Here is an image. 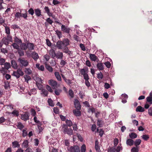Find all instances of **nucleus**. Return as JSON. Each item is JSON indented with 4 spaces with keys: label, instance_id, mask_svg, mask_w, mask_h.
<instances>
[{
    "label": "nucleus",
    "instance_id": "62",
    "mask_svg": "<svg viewBox=\"0 0 152 152\" xmlns=\"http://www.w3.org/2000/svg\"><path fill=\"white\" fill-rule=\"evenodd\" d=\"M31 113L32 116H36V113L34 109H31Z\"/></svg>",
    "mask_w": 152,
    "mask_h": 152
},
{
    "label": "nucleus",
    "instance_id": "17",
    "mask_svg": "<svg viewBox=\"0 0 152 152\" xmlns=\"http://www.w3.org/2000/svg\"><path fill=\"white\" fill-rule=\"evenodd\" d=\"M12 147L13 148H19L20 147V145L19 144V142L17 141H15L12 142Z\"/></svg>",
    "mask_w": 152,
    "mask_h": 152
},
{
    "label": "nucleus",
    "instance_id": "60",
    "mask_svg": "<svg viewBox=\"0 0 152 152\" xmlns=\"http://www.w3.org/2000/svg\"><path fill=\"white\" fill-rule=\"evenodd\" d=\"M5 33L7 34H10V28L8 27H6V28H5Z\"/></svg>",
    "mask_w": 152,
    "mask_h": 152
},
{
    "label": "nucleus",
    "instance_id": "55",
    "mask_svg": "<svg viewBox=\"0 0 152 152\" xmlns=\"http://www.w3.org/2000/svg\"><path fill=\"white\" fill-rule=\"evenodd\" d=\"M12 46L14 49H16L18 50L19 49V46L16 43H13Z\"/></svg>",
    "mask_w": 152,
    "mask_h": 152
},
{
    "label": "nucleus",
    "instance_id": "5",
    "mask_svg": "<svg viewBox=\"0 0 152 152\" xmlns=\"http://www.w3.org/2000/svg\"><path fill=\"white\" fill-rule=\"evenodd\" d=\"M68 150L69 152H80V149L77 145L71 146L68 148Z\"/></svg>",
    "mask_w": 152,
    "mask_h": 152
},
{
    "label": "nucleus",
    "instance_id": "12",
    "mask_svg": "<svg viewBox=\"0 0 152 152\" xmlns=\"http://www.w3.org/2000/svg\"><path fill=\"white\" fill-rule=\"evenodd\" d=\"M63 46V44L62 41L59 40L57 42L56 47L58 49H61Z\"/></svg>",
    "mask_w": 152,
    "mask_h": 152
},
{
    "label": "nucleus",
    "instance_id": "14",
    "mask_svg": "<svg viewBox=\"0 0 152 152\" xmlns=\"http://www.w3.org/2000/svg\"><path fill=\"white\" fill-rule=\"evenodd\" d=\"M27 48L30 50H32L34 49V44L32 43L28 42L27 43Z\"/></svg>",
    "mask_w": 152,
    "mask_h": 152
},
{
    "label": "nucleus",
    "instance_id": "52",
    "mask_svg": "<svg viewBox=\"0 0 152 152\" xmlns=\"http://www.w3.org/2000/svg\"><path fill=\"white\" fill-rule=\"evenodd\" d=\"M97 124L99 127H102L103 125V121L101 120H99L97 122Z\"/></svg>",
    "mask_w": 152,
    "mask_h": 152
},
{
    "label": "nucleus",
    "instance_id": "43",
    "mask_svg": "<svg viewBox=\"0 0 152 152\" xmlns=\"http://www.w3.org/2000/svg\"><path fill=\"white\" fill-rule=\"evenodd\" d=\"M4 83V88L6 89H8L10 87V83L8 81H5Z\"/></svg>",
    "mask_w": 152,
    "mask_h": 152
},
{
    "label": "nucleus",
    "instance_id": "53",
    "mask_svg": "<svg viewBox=\"0 0 152 152\" xmlns=\"http://www.w3.org/2000/svg\"><path fill=\"white\" fill-rule=\"evenodd\" d=\"M62 49L64 52L65 53H67L69 52V50L67 46H63Z\"/></svg>",
    "mask_w": 152,
    "mask_h": 152
},
{
    "label": "nucleus",
    "instance_id": "26",
    "mask_svg": "<svg viewBox=\"0 0 152 152\" xmlns=\"http://www.w3.org/2000/svg\"><path fill=\"white\" fill-rule=\"evenodd\" d=\"M99 142L98 140H96L95 141V148L96 151L98 152L100 151V149L99 146Z\"/></svg>",
    "mask_w": 152,
    "mask_h": 152
},
{
    "label": "nucleus",
    "instance_id": "61",
    "mask_svg": "<svg viewBox=\"0 0 152 152\" xmlns=\"http://www.w3.org/2000/svg\"><path fill=\"white\" fill-rule=\"evenodd\" d=\"M97 77L99 79H102L103 78V75L101 72L98 74Z\"/></svg>",
    "mask_w": 152,
    "mask_h": 152
},
{
    "label": "nucleus",
    "instance_id": "45",
    "mask_svg": "<svg viewBox=\"0 0 152 152\" xmlns=\"http://www.w3.org/2000/svg\"><path fill=\"white\" fill-rule=\"evenodd\" d=\"M131 152H138L139 147L138 146H136L132 148L131 150Z\"/></svg>",
    "mask_w": 152,
    "mask_h": 152
},
{
    "label": "nucleus",
    "instance_id": "31",
    "mask_svg": "<svg viewBox=\"0 0 152 152\" xmlns=\"http://www.w3.org/2000/svg\"><path fill=\"white\" fill-rule=\"evenodd\" d=\"M20 45V47L21 49L26 50L27 49V44L25 43H21Z\"/></svg>",
    "mask_w": 152,
    "mask_h": 152
},
{
    "label": "nucleus",
    "instance_id": "47",
    "mask_svg": "<svg viewBox=\"0 0 152 152\" xmlns=\"http://www.w3.org/2000/svg\"><path fill=\"white\" fill-rule=\"evenodd\" d=\"M25 72L28 75L31 74L32 73V71L29 68H26L25 70Z\"/></svg>",
    "mask_w": 152,
    "mask_h": 152
},
{
    "label": "nucleus",
    "instance_id": "57",
    "mask_svg": "<svg viewBox=\"0 0 152 152\" xmlns=\"http://www.w3.org/2000/svg\"><path fill=\"white\" fill-rule=\"evenodd\" d=\"M73 38L77 42L80 41V37L76 35H74L73 36Z\"/></svg>",
    "mask_w": 152,
    "mask_h": 152
},
{
    "label": "nucleus",
    "instance_id": "13",
    "mask_svg": "<svg viewBox=\"0 0 152 152\" xmlns=\"http://www.w3.org/2000/svg\"><path fill=\"white\" fill-rule=\"evenodd\" d=\"M4 65V68H2V70H1V72L2 71H4V69L8 70L11 67V65L9 63L5 62Z\"/></svg>",
    "mask_w": 152,
    "mask_h": 152
},
{
    "label": "nucleus",
    "instance_id": "42",
    "mask_svg": "<svg viewBox=\"0 0 152 152\" xmlns=\"http://www.w3.org/2000/svg\"><path fill=\"white\" fill-rule=\"evenodd\" d=\"M42 92L41 94H43V96H48V92L47 90L45 89H43L42 90Z\"/></svg>",
    "mask_w": 152,
    "mask_h": 152
},
{
    "label": "nucleus",
    "instance_id": "46",
    "mask_svg": "<svg viewBox=\"0 0 152 152\" xmlns=\"http://www.w3.org/2000/svg\"><path fill=\"white\" fill-rule=\"evenodd\" d=\"M86 151V146L85 144H83L81 147L80 151L81 152H85Z\"/></svg>",
    "mask_w": 152,
    "mask_h": 152
},
{
    "label": "nucleus",
    "instance_id": "33",
    "mask_svg": "<svg viewBox=\"0 0 152 152\" xmlns=\"http://www.w3.org/2000/svg\"><path fill=\"white\" fill-rule=\"evenodd\" d=\"M27 129L24 128L22 130V135L23 137H25L28 135V132L27 131Z\"/></svg>",
    "mask_w": 152,
    "mask_h": 152
},
{
    "label": "nucleus",
    "instance_id": "16",
    "mask_svg": "<svg viewBox=\"0 0 152 152\" xmlns=\"http://www.w3.org/2000/svg\"><path fill=\"white\" fill-rule=\"evenodd\" d=\"M18 129L20 130L23 129L25 126L20 122H18L16 125Z\"/></svg>",
    "mask_w": 152,
    "mask_h": 152
},
{
    "label": "nucleus",
    "instance_id": "38",
    "mask_svg": "<svg viewBox=\"0 0 152 152\" xmlns=\"http://www.w3.org/2000/svg\"><path fill=\"white\" fill-rule=\"evenodd\" d=\"M45 67L46 69L50 72H52L53 70V68L51 67L50 65L46 64L45 65Z\"/></svg>",
    "mask_w": 152,
    "mask_h": 152
},
{
    "label": "nucleus",
    "instance_id": "3",
    "mask_svg": "<svg viewBox=\"0 0 152 152\" xmlns=\"http://www.w3.org/2000/svg\"><path fill=\"white\" fill-rule=\"evenodd\" d=\"M18 61L22 66L26 67L28 65V62L27 60L25 59L24 58H19Z\"/></svg>",
    "mask_w": 152,
    "mask_h": 152
},
{
    "label": "nucleus",
    "instance_id": "7",
    "mask_svg": "<svg viewBox=\"0 0 152 152\" xmlns=\"http://www.w3.org/2000/svg\"><path fill=\"white\" fill-rule=\"evenodd\" d=\"M49 84L52 86L53 89H56L57 88L58 83L57 82L54 80H49Z\"/></svg>",
    "mask_w": 152,
    "mask_h": 152
},
{
    "label": "nucleus",
    "instance_id": "19",
    "mask_svg": "<svg viewBox=\"0 0 152 152\" xmlns=\"http://www.w3.org/2000/svg\"><path fill=\"white\" fill-rule=\"evenodd\" d=\"M96 66L99 70H102L104 69V66L103 64L101 62H99L96 64Z\"/></svg>",
    "mask_w": 152,
    "mask_h": 152
},
{
    "label": "nucleus",
    "instance_id": "23",
    "mask_svg": "<svg viewBox=\"0 0 152 152\" xmlns=\"http://www.w3.org/2000/svg\"><path fill=\"white\" fill-rule=\"evenodd\" d=\"M1 42L3 44L7 45L9 44L10 41L8 40V39H7L6 37H4L2 39Z\"/></svg>",
    "mask_w": 152,
    "mask_h": 152
},
{
    "label": "nucleus",
    "instance_id": "28",
    "mask_svg": "<svg viewBox=\"0 0 152 152\" xmlns=\"http://www.w3.org/2000/svg\"><path fill=\"white\" fill-rule=\"evenodd\" d=\"M12 66L14 69H16L18 68L17 64L15 61L12 60L11 61Z\"/></svg>",
    "mask_w": 152,
    "mask_h": 152
},
{
    "label": "nucleus",
    "instance_id": "59",
    "mask_svg": "<svg viewBox=\"0 0 152 152\" xmlns=\"http://www.w3.org/2000/svg\"><path fill=\"white\" fill-rule=\"evenodd\" d=\"M5 59L3 58H0V64L1 65H3L5 63Z\"/></svg>",
    "mask_w": 152,
    "mask_h": 152
},
{
    "label": "nucleus",
    "instance_id": "2",
    "mask_svg": "<svg viewBox=\"0 0 152 152\" xmlns=\"http://www.w3.org/2000/svg\"><path fill=\"white\" fill-rule=\"evenodd\" d=\"M12 75L15 77L17 79L19 78L20 76H23L24 75V73L20 68L18 69L17 71H14Z\"/></svg>",
    "mask_w": 152,
    "mask_h": 152
},
{
    "label": "nucleus",
    "instance_id": "44",
    "mask_svg": "<svg viewBox=\"0 0 152 152\" xmlns=\"http://www.w3.org/2000/svg\"><path fill=\"white\" fill-rule=\"evenodd\" d=\"M66 125L67 126H69V127H71L72 126V121L70 120H68V119H66Z\"/></svg>",
    "mask_w": 152,
    "mask_h": 152
},
{
    "label": "nucleus",
    "instance_id": "32",
    "mask_svg": "<svg viewBox=\"0 0 152 152\" xmlns=\"http://www.w3.org/2000/svg\"><path fill=\"white\" fill-rule=\"evenodd\" d=\"M45 12H46L47 14L50 16H52V14L50 12V9L48 7H45L44 8Z\"/></svg>",
    "mask_w": 152,
    "mask_h": 152
},
{
    "label": "nucleus",
    "instance_id": "40",
    "mask_svg": "<svg viewBox=\"0 0 152 152\" xmlns=\"http://www.w3.org/2000/svg\"><path fill=\"white\" fill-rule=\"evenodd\" d=\"M56 34L57 35L58 37L60 39L62 37V34L61 32L57 30L56 31Z\"/></svg>",
    "mask_w": 152,
    "mask_h": 152
},
{
    "label": "nucleus",
    "instance_id": "15",
    "mask_svg": "<svg viewBox=\"0 0 152 152\" xmlns=\"http://www.w3.org/2000/svg\"><path fill=\"white\" fill-rule=\"evenodd\" d=\"M31 56L34 61H37L39 58L38 53L35 52H33L31 53Z\"/></svg>",
    "mask_w": 152,
    "mask_h": 152
},
{
    "label": "nucleus",
    "instance_id": "37",
    "mask_svg": "<svg viewBox=\"0 0 152 152\" xmlns=\"http://www.w3.org/2000/svg\"><path fill=\"white\" fill-rule=\"evenodd\" d=\"M18 52L20 57L24 55V52L23 50L19 48L18 50Z\"/></svg>",
    "mask_w": 152,
    "mask_h": 152
},
{
    "label": "nucleus",
    "instance_id": "10",
    "mask_svg": "<svg viewBox=\"0 0 152 152\" xmlns=\"http://www.w3.org/2000/svg\"><path fill=\"white\" fill-rule=\"evenodd\" d=\"M128 96L125 94H122L121 95V102L123 103H126L127 102V100L128 98Z\"/></svg>",
    "mask_w": 152,
    "mask_h": 152
},
{
    "label": "nucleus",
    "instance_id": "49",
    "mask_svg": "<svg viewBox=\"0 0 152 152\" xmlns=\"http://www.w3.org/2000/svg\"><path fill=\"white\" fill-rule=\"evenodd\" d=\"M69 95L71 98H73L74 96V94L72 90L71 89H69Z\"/></svg>",
    "mask_w": 152,
    "mask_h": 152
},
{
    "label": "nucleus",
    "instance_id": "18",
    "mask_svg": "<svg viewBox=\"0 0 152 152\" xmlns=\"http://www.w3.org/2000/svg\"><path fill=\"white\" fill-rule=\"evenodd\" d=\"M49 53L53 58L54 59L56 57V53L55 50L53 49H51L50 50Z\"/></svg>",
    "mask_w": 152,
    "mask_h": 152
},
{
    "label": "nucleus",
    "instance_id": "58",
    "mask_svg": "<svg viewBox=\"0 0 152 152\" xmlns=\"http://www.w3.org/2000/svg\"><path fill=\"white\" fill-rule=\"evenodd\" d=\"M104 64L108 68H110L111 67V64L110 62L108 61L105 62L104 63Z\"/></svg>",
    "mask_w": 152,
    "mask_h": 152
},
{
    "label": "nucleus",
    "instance_id": "1",
    "mask_svg": "<svg viewBox=\"0 0 152 152\" xmlns=\"http://www.w3.org/2000/svg\"><path fill=\"white\" fill-rule=\"evenodd\" d=\"M62 128L63 130V132L64 134H67L70 136L73 134V130L71 128H68L66 124H63Z\"/></svg>",
    "mask_w": 152,
    "mask_h": 152
},
{
    "label": "nucleus",
    "instance_id": "51",
    "mask_svg": "<svg viewBox=\"0 0 152 152\" xmlns=\"http://www.w3.org/2000/svg\"><path fill=\"white\" fill-rule=\"evenodd\" d=\"M142 138L145 140H147L149 138L148 135L147 134L143 135L142 136Z\"/></svg>",
    "mask_w": 152,
    "mask_h": 152
},
{
    "label": "nucleus",
    "instance_id": "25",
    "mask_svg": "<svg viewBox=\"0 0 152 152\" xmlns=\"http://www.w3.org/2000/svg\"><path fill=\"white\" fill-rule=\"evenodd\" d=\"M35 13L37 17H39L42 15L41 10L39 9H35Z\"/></svg>",
    "mask_w": 152,
    "mask_h": 152
},
{
    "label": "nucleus",
    "instance_id": "29",
    "mask_svg": "<svg viewBox=\"0 0 152 152\" xmlns=\"http://www.w3.org/2000/svg\"><path fill=\"white\" fill-rule=\"evenodd\" d=\"M55 75L58 80L61 81V78L60 75L59 73L58 72H56L54 73Z\"/></svg>",
    "mask_w": 152,
    "mask_h": 152
},
{
    "label": "nucleus",
    "instance_id": "41",
    "mask_svg": "<svg viewBox=\"0 0 152 152\" xmlns=\"http://www.w3.org/2000/svg\"><path fill=\"white\" fill-rule=\"evenodd\" d=\"M129 136L131 139H133L136 138L137 135L135 133H132L129 134Z\"/></svg>",
    "mask_w": 152,
    "mask_h": 152
},
{
    "label": "nucleus",
    "instance_id": "21",
    "mask_svg": "<svg viewBox=\"0 0 152 152\" xmlns=\"http://www.w3.org/2000/svg\"><path fill=\"white\" fill-rule=\"evenodd\" d=\"M62 41V42L64 46H67L69 45V41L67 38L64 39Z\"/></svg>",
    "mask_w": 152,
    "mask_h": 152
},
{
    "label": "nucleus",
    "instance_id": "35",
    "mask_svg": "<svg viewBox=\"0 0 152 152\" xmlns=\"http://www.w3.org/2000/svg\"><path fill=\"white\" fill-rule=\"evenodd\" d=\"M85 80V83L86 86L88 87H89L90 86V83H89L88 80L89 79V77L84 78Z\"/></svg>",
    "mask_w": 152,
    "mask_h": 152
},
{
    "label": "nucleus",
    "instance_id": "64",
    "mask_svg": "<svg viewBox=\"0 0 152 152\" xmlns=\"http://www.w3.org/2000/svg\"><path fill=\"white\" fill-rule=\"evenodd\" d=\"M28 12L31 15H33L34 13V11L33 8H31L28 10Z\"/></svg>",
    "mask_w": 152,
    "mask_h": 152
},
{
    "label": "nucleus",
    "instance_id": "50",
    "mask_svg": "<svg viewBox=\"0 0 152 152\" xmlns=\"http://www.w3.org/2000/svg\"><path fill=\"white\" fill-rule=\"evenodd\" d=\"M24 77L25 81L27 83H28V81L31 79L30 77L28 75H25Z\"/></svg>",
    "mask_w": 152,
    "mask_h": 152
},
{
    "label": "nucleus",
    "instance_id": "63",
    "mask_svg": "<svg viewBox=\"0 0 152 152\" xmlns=\"http://www.w3.org/2000/svg\"><path fill=\"white\" fill-rule=\"evenodd\" d=\"M66 64V62L64 60L61 59V60L60 62V64L61 66V67H63L64 66H65Z\"/></svg>",
    "mask_w": 152,
    "mask_h": 152
},
{
    "label": "nucleus",
    "instance_id": "39",
    "mask_svg": "<svg viewBox=\"0 0 152 152\" xmlns=\"http://www.w3.org/2000/svg\"><path fill=\"white\" fill-rule=\"evenodd\" d=\"M141 142V140L140 139H136L134 142V144L136 146H138L140 145Z\"/></svg>",
    "mask_w": 152,
    "mask_h": 152
},
{
    "label": "nucleus",
    "instance_id": "54",
    "mask_svg": "<svg viewBox=\"0 0 152 152\" xmlns=\"http://www.w3.org/2000/svg\"><path fill=\"white\" fill-rule=\"evenodd\" d=\"M147 101L149 102L150 104H152V97L148 96L146 98Z\"/></svg>",
    "mask_w": 152,
    "mask_h": 152
},
{
    "label": "nucleus",
    "instance_id": "22",
    "mask_svg": "<svg viewBox=\"0 0 152 152\" xmlns=\"http://www.w3.org/2000/svg\"><path fill=\"white\" fill-rule=\"evenodd\" d=\"M73 112L74 115L76 116H80L81 115V113L80 110L75 109L73 110Z\"/></svg>",
    "mask_w": 152,
    "mask_h": 152
},
{
    "label": "nucleus",
    "instance_id": "9",
    "mask_svg": "<svg viewBox=\"0 0 152 152\" xmlns=\"http://www.w3.org/2000/svg\"><path fill=\"white\" fill-rule=\"evenodd\" d=\"M21 118L24 121H26L29 119V114L27 113H25L24 114L21 115Z\"/></svg>",
    "mask_w": 152,
    "mask_h": 152
},
{
    "label": "nucleus",
    "instance_id": "27",
    "mask_svg": "<svg viewBox=\"0 0 152 152\" xmlns=\"http://www.w3.org/2000/svg\"><path fill=\"white\" fill-rule=\"evenodd\" d=\"M134 141L132 139H129L126 141V144L128 145L132 146L134 144Z\"/></svg>",
    "mask_w": 152,
    "mask_h": 152
},
{
    "label": "nucleus",
    "instance_id": "24",
    "mask_svg": "<svg viewBox=\"0 0 152 152\" xmlns=\"http://www.w3.org/2000/svg\"><path fill=\"white\" fill-rule=\"evenodd\" d=\"M89 57L90 59L92 61H95L98 59L97 57L94 54H90Z\"/></svg>",
    "mask_w": 152,
    "mask_h": 152
},
{
    "label": "nucleus",
    "instance_id": "20",
    "mask_svg": "<svg viewBox=\"0 0 152 152\" xmlns=\"http://www.w3.org/2000/svg\"><path fill=\"white\" fill-rule=\"evenodd\" d=\"M63 54L62 52L58 51V53L56 54V57L57 59H62L63 57Z\"/></svg>",
    "mask_w": 152,
    "mask_h": 152
},
{
    "label": "nucleus",
    "instance_id": "36",
    "mask_svg": "<svg viewBox=\"0 0 152 152\" xmlns=\"http://www.w3.org/2000/svg\"><path fill=\"white\" fill-rule=\"evenodd\" d=\"M14 42L18 44L21 43H22V41L20 39L18 38L16 36L14 37Z\"/></svg>",
    "mask_w": 152,
    "mask_h": 152
},
{
    "label": "nucleus",
    "instance_id": "6",
    "mask_svg": "<svg viewBox=\"0 0 152 152\" xmlns=\"http://www.w3.org/2000/svg\"><path fill=\"white\" fill-rule=\"evenodd\" d=\"M61 30L63 32L67 34H69L70 31H72V30L70 28L68 27L67 26L64 25H61Z\"/></svg>",
    "mask_w": 152,
    "mask_h": 152
},
{
    "label": "nucleus",
    "instance_id": "34",
    "mask_svg": "<svg viewBox=\"0 0 152 152\" xmlns=\"http://www.w3.org/2000/svg\"><path fill=\"white\" fill-rule=\"evenodd\" d=\"M11 114L13 115L12 116L18 117L19 115V112L18 111L14 110L10 113Z\"/></svg>",
    "mask_w": 152,
    "mask_h": 152
},
{
    "label": "nucleus",
    "instance_id": "4",
    "mask_svg": "<svg viewBox=\"0 0 152 152\" xmlns=\"http://www.w3.org/2000/svg\"><path fill=\"white\" fill-rule=\"evenodd\" d=\"M80 74L83 76L84 78L89 77L88 75V68L87 67H85L80 70Z\"/></svg>",
    "mask_w": 152,
    "mask_h": 152
},
{
    "label": "nucleus",
    "instance_id": "11",
    "mask_svg": "<svg viewBox=\"0 0 152 152\" xmlns=\"http://www.w3.org/2000/svg\"><path fill=\"white\" fill-rule=\"evenodd\" d=\"M74 105L76 108L77 110H80L81 109V105L79 101L77 99H75L74 102Z\"/></svg>",
    "mask_w": 152,
    "mask_h": 152
},
{
    "label": "nucleus",
    "instance_id": "48",
    "mask_svg": "<svg viewBox=\"0 0 152 152\" xmlns=\"http://www.w3.org/2000/svg\"><path fill=\"white\" fill-rule=\"evenodd\" d=\"M122 150V148L121 144H119L115 149L116 152H120V151Z\"/></svg>",
    "mask_w": 152,
    "mask_h": 152
},
{
    "label": "nucleus",
    "instance_id": "8",
    "mask_svg": "<svg viewBox=\"0 0 152 152\" xmlns=\"http://www.w3.org/2000/svg\"><path fill=\"white\" fill-rule=\"evenodd\" d=\"M38 80L36 82V85L39 90H42L43 89V86L40 84L42 83V80L40 78H38Z\"/></svg>",
    "mask_w": 152,
    "mask_h": 152
},
{
    "label": "nucleus",
    "instance_id": "56",
    "mask_svg": "<svg viewBox=\"0 0 152 152\" xmlns=\"http://www.w3.org/2000/svg\"><path fill=\"white\" fill-rule=\"evenodd\" d=\"M28 142L27 140H25L23 142V145L24 147L26 148H27L28 146Z\"/></svg>",
    "mask_w": 152,
    "mask_h": 152
},
{
    "label": "nucleus",
    "instance_id": "30",
    "mask_svg": "<svg viewBox=\"0 0 152 152\" xmlns=\"http://www.w3.org/2000/svg\"><path fill=\"white\" fill-rule=\"evenodd\" d=\"M136 111L137 112H142L144 111L145 109L144 108L142 107L141 106H138L136 108Z\"/></svg>",
    "mask_w": 152,
    "mask_h": 152
}]
</instances>
